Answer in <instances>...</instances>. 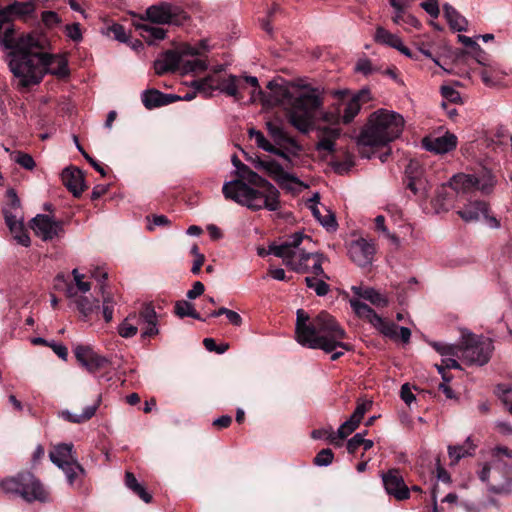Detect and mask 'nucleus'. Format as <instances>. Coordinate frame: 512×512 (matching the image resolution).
Returning a JSON list of instances; mask_svg holds the SVG:
<instances>
[{
    "label": "nucleus",
    "mask_w": 512,
    "mask_h": 512,
    "mask_svg": "<svg viewBox=\"0 0 512 512\" xmlns=\"http://www.w3.org/2000/svg\"><path fill=\"white\" fill-rule=\"evenodd\" d=\"M47 40L42 35H29L19 43L9 62L10 71L20 88L38 85L46 74L65 78L70 74L68 60L59 54L44 52Z\"/></svg>",
    "instance_id": "obj_1"
},
{
    "label": "nucleus",
    "mask_w": 512,
    "mask_h": 512,
    "mask_svg": "<svg viewBox=\"0 0 512 512\" xmlns=\"http://www.w3.org/2000/svg\"><path fill=\"white\" fill-rule=\"evenodd\" d=\"M269 95L260 89L262 101L268 105H280L285 111L288 122L299 132L309 133L315 126L320 110L323 107V93L319 88L303 86L296 90L268 83Z\"/></svg>",
    "instance_id": "obj_2"
},
{
    "label": "nucleus",
    "mask_w": 512,
    "mask_h": 512,
    "mask_svg": "<svg viewBox=\"0 0 512 512\" xmlns=\"http://www.w3.org/2000/svg\"><path fill=\"white\" fill-rule=\"evenodd\" d=\"M241 179L225 182L222 187L226 199L247 207L253 211L267 209L278 211L281 209L280 192L269 181L242 165L237 171Z\"/></svg>",
    "instance_id": "obj_3"
},
{
    "label": "nucleus",
    "mask_w": 512,
    "mask_h": 512,
    "mask_svg": "<svg viewBox=\"0 0 512 512\" xmlns=\"http://www.w3.org/2000/svg\"><path fill=\"white\" fill-rule=\"evenodd\" d=\"M295 334L299 344L311 349H321L326 353H332L337 347L351 350V345L343 342L346 332L326 311H322L310 319L303 309H298Z\"/></svg>",
    "instance_id": "obj_4"
},
{
    "label": "nucleus",
    "mask_w": 512,
    "mask_h": 512,
    "mask_svg": "<svg viewBox=\"0 0 512 512\" xmlns=\"http://www.w3.org/2000/svg\"><path fill=\"white\" fill-rule=\"evenodd\" d=\"M404 128V118L393 111L380 109L372 113L362 128L358 139V151L362 158H372L375 150L386 147L397 139Z\"/></svg>",
    "instance_id": "obj_5"
},
{
    "label": "nucleus",
    "mask_w": 512,
    "mask_h": 512,
    "mask_svg": "<svg viewBox=\"0 0 512 512\" xmlns=\"http://www.w3.org/2000/svg\"><path fill=\"white\" fill-rule=\"evenodd\" d=\"M311 243L310 236L296 232L281 244H270L269 253L281 258L288 268L297 273H312L313 277L328 280L329 276L322 267L323 255L307 251V246Z\"/></svg>",
    "instance_id": "obj_6"
},
{
    "label": "nucleus",
    "mask_w": 512,
    "mask_h": 512,
    "mask_svg": "<svg viewBox=\"0 0 512 512\" xmlns=\"http://www.w3.org/2000/svg\"><path fill=\"white\" fill-rule=\"evenodd\" d=\"M0 494L8 500H20L26 504L50 501L48 488L35 474L27 470L1 478Z\"/></svg>",
    "instance_id": "obj_7"
},
{
    "label": "nucleus",
    "mask_w": 512,
    "mask_h": 512,
    "mask_svg": "<svg viewBox=\"0 0 512 512\" xmlns=\"http://www.w3.org/2000/svg\"><path fill=\"white\" fill-rule=\"evenodd\" d=\"M334 101L326 110H320L318 119L331 125L349 124L357 116L363 103L371 99L369 89H361L350 95L348 91H334Z\"/></svg>",
    "instance_id": "obj_8"
},
{
    "label": "nucleus",
    "mask_w": 512,
    "mask_h": 512,
    "mask_svg": "<svg viewBox=\"0 0 512 512\" xmlns=\"http://www.w3.org/2000/svg\"><path fill=\"white\" fill-rule=\"evenodd\" d=\"M506 447H495L492 450V460L490 463L483 465L482 469L478 472L479 479L488 485L489 491L501 494L509 492V480L507 475L506 456L503 450Z\"/></svg>",
    "instance_id": "obj_9"
},
{
    "label": "nucleus",
    "mask_w": 512,
    "mask_h": 512,
    "mask_svg": "<svg viewBox=\"0 0 512 512\" xmlns=\"http://www.w3.org/2000/svg\"><path fill=\"white\" fill-rule=\"evenodd\" d=\"M350 305L355 314L367 320L373 327L379 330L383 335L396 338L399 336L404 343H408L411 337V331L407 327H398L395 323L386 321L379 316L370 306L358 299H351Z\"/></svg>",
    "instance_id": "obj_10"
},
{
    "label": "nucleus",
    "mask_w": 512,
    "mask_h": 512,
    "mask_svg": "<svg viewBox=\"0 0 512 512\" xmlns=\"http://www.w3.org/2000/svg\"><path fill=\"white\" fill-rule=\"evenodd\" d=\"M493 344L489 338L463 333L461 337L459 356L468 364L484 365L491 357Z\"/></svg>",
    "instance_id": "obj_11"
},
{
    "label": "nucleus",
    "mask_w": 512,
    "mask_h": 512,
    "mask_svg": "<svg viewBox=\"0 0 512 512\" xmlns=\"http://www.w3.org/2000/svg\"><path fill=\"white\" fill-rule=\"evenodd\" d=\"M146 17L155 24L181 25L187 14L181 7L164 2L147 8Z\"/></svg>",
    "instance_id": "obj_12"
},
{
    "label": "nucleus",
    "mask_w": 512,
    "mask_h": 512,
    "mask_svg": "<svg viewBox=\"0 0 512 512\" xmlns=\"http://www.w3.org/2000/svg\"><path fill=\"white\" fill-rule=\"evenodd\" d=\"M32 229L44 241L59 238L64 233L63 222L45 214H38L33 218Z\"/></svg>",
    "instance_id": "obj_13"
},
{
    "label": "nucleus",
    "mask_w": 512,
    "mask_h": 512,
    "mask_svg": "<svg viewBox=\"0 0 512 512\" xmlns=\"http://www.w3.org/2000/svg\"><path fill=\"white\" fill-rule=\"evenodd\" d=\"M348 254L355 264L366 267L372 263L375 246L372 242L361 238L350 243Z\"/></svg>",
    "instance_id": "obj_14"
},
{
    "label": "nucleus",
    "mask_w": 512,
    "mask_h": 512,
    "mask_svg": "<svg viewBox=\"0 0 512 512\" xmlns=\"http://www.w3.org/2000/svg\"><path fill=\"white\" fill-rule=\"evenodd\" d=\"M74 354L77 361L89 372H96L108 364V359L97 354L90 346L76 345Z\"/></svg>",
    "instance_id": "obj_15"
},
{
    "label": "nucleus",
    "mask_w": 512,
    "mask_h": 512,
    "mask_svg": "<svg viewBox=\"0 0 512 512\" xmlns=\"http://www.w3.org/2000/svg\"><path fill=\"white\" fill-rule=\"evenodd\" d=\"M386 492L397 500H405L410 496L409 488L405 484L399 470L391 469L382 475Z\"/></svg>",
    "instance_id": "obj_16"
},
{
    "label": "nucleus",
    "mask_w": 512,
    "mask_h": 512,
    "mask_svg": "<svg viewBox=\"0 0 512 512\" xmlns=\"http://www.w3.org/2000/svg\"><path fill=\"white\" fill-rule=\"evenodd\" d=\"M136 321L138 324L145 325L141 334L142 338L152 337L159 333L158 315L151 303H145L142 305Z\"/></svg>",
    "instance_id": "obj_17"
},
{
    "label": "nucleus",
    "mask_w": 512,
    "mask_h": 512,
    "mask_svg": "<svg viewBox=\"0 0 512 512\" xmlns=\"http://www.w3.org/2000/svg\"><path fill=\"white\" fill-rule=\"evenodd\" d=\"M423 147L427 151L437 154H445L454 150L457 146V137L452 133H445L439 137H426L422 141Z\"/></svg>",
    "instance_id": "obj_18"
},
{
    "label": "nucleus",
    "mask_w": 512,
    "mask_h": 512,
    "mask_svg": "<svg viewBox=\"0 0 512 512\" xmlns=\"http://www.w3.org/2000/svg\"><path fill=\"white\" fill-rule=\"evenodd\" d=\"M7 202L3 206L2 212L5 223L10 224L15 221L24 220L20 199L14 189H8L6 192Z\"/></svg>",
    "instance_id": "obj_19"
},
{
    "label": "nucleus",
    "mask_w": 512,
    "mask_h": 512,
    "mask_svg": "<svg viewBox=\"0 0 512 512\" xmlns=\"http://www.w3.org/2000/svg\"><path fill=\"white\" fill-rule=\"evenodd\" d=\"M242 89H244V80L235 75L218 79L215 83V90L233 97L236 101L243 99V95L240 93Z\"/></svg>",
    "instance_id": "obj_20"
},
{
    "label": "nucleus",
    "mask_w": 512,
    "mask_h": 512,
    "mask_svg": "<svg viewBox=\"0 0 512 512\" xmlns=\"http://www.w3.org/2000/svg\"><path fill=\"white\" fill-rule=\"evenodd\" d=\"M37 0H27L24 2L14 1L0 10L2 20H8L9 16L24 17L31 15L36 10Z\"/></svg>",
    "instance_id": "obj_21"
},
{
    "label": "nucleus",
    "mask_w": 512,
    "mask_h": 512,
    "mask_svg": "<svg viewBox=\"0 0 512 512\" xmlns=\"http://www.w3.org/2000/svg\"><path fill=\"white\" fill-rule=\"evenodd\" d=\"M62 181L75 197H79L84 191V178L80 169L65 168L62 172Z\"/></svg>",
    "instance_id": "obj_22"
},
{
    "label": "nucleus",
    "mask_w": 512,
    "mask_h": 512,
    "mask_svg": "<svg viewBox=\"0 0 512 512\" xmlns=\"http://www.w3.org/2000/svg\"><path fill=\"white\" fill-rule=\"evenodd\" d=\"M142 102L147 109H153L173 103L180 97L164 94L156 89H148L142 93Z\"/></svg>",
    "instance_id": "obj_23"
},
{
    "label": "nucleus",
    "mask_w": 512,
    "mask_h": 512,
    "mask_svg": "<svg viewBox=\"0 0 512 512\" xmlns=\"http://www.w3.org/2000/svg\"><path fill=\"white\" fill-rule=\"evenodd\" d=\"M457 213L466 222L478 221L488 217V204L480 200L469 202Z\"/></svg>",
    "instance_id": "obj_24"
},
{
    "label": "nucleus",
    "mask_w": 512,
    "mask_h": 512,
    "mask_svg": "<svg viewBox=\"0 0 512 512\" xmlns=\"http://www.w3.org/2000/svg\"><path fill=\"white\" fill-rule=\"evenodd\" d=\"M200 50L197 47H193L190 45H185L181 48L179 52L174 50H168L163 53L160 57L166 62L173 71L181 68V62L183 61V56H195L199 55Z\"/></svg>",
    "instance_id": "obj_25"
},
{
    "label": "nucleus",
    "mask_w": 512,
    "mask_h": 512,
    "mask_svg": "<svg viewBox=\"0 0 512 512\" xmlns=\"http://www.w3.org/2000/svg\"><path fill=\"white\" fill-rule=\"evenodd\" d=\"M8 20H2V17H0V44L5 49H11L9 56L10 59L13 58V54L18 50L19 43L26 39L29 35L25 37H21L17 41L14 39V28L12 24H9L8 26H5L6 23H8ZM11 60H9L10 62Z\"/></svg>",
    "instance_id": "obj_26"
},
{
    "label": "nucleus",
    "mask_w": 512,
    "mask_h": 512,
    "mask_svg": "<svg viewBox=\"0 0 512 512\" xmlns=\"http://www.w3.org/2000/svg\"><path fill=\"white\" fill-rule=\"evenodd\" d=\"M248 160L252 162L256 169L263 171L276 182H278L285 173L283 167L275 160L260 159L259 157L255 159L249 158Z\"/></svg>",
    "instance_id": "obj_27"
},
{
    "label": "nucleus",
    "mask_w": 512,
    "mask_h": 512,
    "mask_svg": "<svg viewBox=\"0 0 512 512\" xmlns=\"http://www.w3.org/2000/svg\"><path fill=\"white\" fill-rule=\"evenodd\" d=\"M73 448L72 443H62L55 446L49 453L50 460L58 467H62V465L77 458Z\"/></svg>",
    "instance_id": "obj_28"
},
{
    "label": "nucleus",
    "mask_w": 512,
    "mask_h": 512,
    "mask_svg": "<svg viewBox=\"0 0 512 512\" xmlns=\"http://www.w3.org/2000/svg\"><path fill=\"white\" fill-rule=\"evenodd\" d=\"M442 8L444 17L446 18L450 28L453 31L463 32L467 30V19L461 15L451 4L444 3Z\"/></svg>",
    "instance_id": "obj_29"
},
{
    "label": "nucleus",
    "mask_w": 512,
    "mask_h": 512,
    "mask_svg": "<svg viewBox=\"0 0 512 512\" xmlns=\"http://www.w3.org/2000/svg\"><path fill=\"white\" fill-rule=\"evenodd\" d=\"M100 402L101 398L99 397L94 404L85 407L81 414L72 413L69 410H63L59 415L67 422L81 424L89 421L96 414Z\"/></svg>",
    "instance_id": "obj_30"
},
{
    "label": "nucleus",
    "mask_w": 512,
    "mask_h": 512,
    "mask_svg": "<svg viewBox=\"0 0 512 512\" xmlns=\"http://www.w3.org/2000/svg\"><path fill=\"white\" fill-rule=\"evenodd\" d=\"M450 188L455 194H468L475 191L474 175L459 173L449 181Z\"/></svg>",
    "instance_id": "obj_31"
},
{
    "label": "nucleus",
    "mask_w": 512,
    "mask_h": 512,
    "mask_svg": "<svg viewBox=\"0 0 512 512\" xmlns=\"http://www.w3.org/2000/svg\"><path fill=\"white\" fill-rule=\"evenodd\" d=\"M406 176L408 178L407 188L410 189L414 194H417L423 185L421 179L422 170L420 164L416 160H410L406 167Z\"/></svg>",
    "instance_id": "obj_32"
},
{
    "label": "nucleus",
    "mask_w": 512,
    "mask_h": 512,
    "mask_svg": "<svg viewBox=\"0 0 512 512\" xmlns=\"http://www.w3.org/2000/svg\"><path fill=\"white\" fill-rule=\"evenodd\" d=\"M352 291L359 298H363L377 307H385L388 305L387 298L373 288H362L360 286H353Z\"/></svg>",
    "instance_id": "obj_33"
},
{
    "label": "nucleus",
    "mask_w": 512,
    "mask_h": 512,
    "mask_svg": "<svg viewBox=\"0 0 512 512\" xmlns=\"http://www.w3.org/2000/svg\"><path fill=\"white\" fill-rule=\"evenodd\" d=\"M323 137L316 144L318 151L333 152L335 149L334 141L340 136L341 130L335 127H325L322 129Z\"/></svg>",
    "instance_id": "obj_34"
},
{
    "label": "nucleus",
    "mask_w": 512,
    "mask_h": 512,
    "mask_svg": "<svg viewBox=\"0 0 512 512\" xmlns=\"http://www.w3.org/2000/svg\"><path fill=\"white\" fill-rule=\"evenodd\" d=\"M476 449V445L473 443L471 437H467L466 441L462 445H450L448 446V454L451 459L458 462L460 459L473 455Z\"/></svg>",
    "instance_id": "obj_35"
},
{
    "label": "nucleus",
    "mask_w": 512,
    "mask_h": 512,
    "mask_svg": "<svg viewBox=\"0 0 512 512\" xmlns=\"http://www.w3.org/2000/svg\"><path fill=\"white\" fill-rule=\"evenodd\" d=\"M475 191H480L483 194H490L496 184V180L490 171L484 170L479 174L474 175Z\"/></svg>",
    "instance_id": "obj_36"
},
{
    "label": "nucleus",
    "mask_w": 512,
    "mask_h": 512,
    "mask_svg": "<svg viewBox=\"0 0 512 512\" xmlns=\"http://www.w3.org/2000/svg\"><path fill=\"white\" fill-rule=\"evenodd\" d=\"M454 193L455 192L450 188L449 184L442 185L437 191L435 205L443 211H448L453 207Z\"/></svg>",
    "instance_id": "obj_37"
},
{
    "label": "nucleus",
    "mask_w": 512,
    "mask_h": 512,
    "mask_svg": "<svg viewBox=\"0 0 512 512\" xmlns=\"http://www.w3.org/2000/svg\"><path fill=\"white\" fill-rule=\"evenodd\" d=\"M72 275L74 277L75 285L69 284L66 288V296L68 298H74L77 296V292L86 293L90 290V282L84 281V275L81 274L78 269H73Z\"/></svg>",
    "instance_id": "obj_38"
},
{
    "label": "nucleus",
    "mask_w": 512,
    "mask_h": 512,
    "mask_svg": "<svg viewBox=\"0 0 512 512\" xmlns=\"http://www.w3.org/2000/svg\"><path fill=\"white\" fill-rule=\"evenodd\" d=\"M136 28L140 30V35L149 44H152L157 40H163L166 37V30L163 28L155 27L151 24H138Z\"/></svg>",
    "instance_id": "obj_39"
},
{
    "label": "nucleus",
    "mask_w": 512,
    "mask_h": 512,
    "mask_svg": "<svg viewBox=\"0 0 512 512\" xmlns=\"http://www.w3.org/2000/svg\"><path fill=\"white\" fill-rule=\"evenodd\" d=\"M59 468L64 472L70 485H73L79 476H85L86 474L85 469L78 462L77 458L73 461H70L69 463L62 465V467Z\"/></svg>",
    "instance_id": "obj_40"
},
{
    "label": "nucleus",
    "mask_w": 512,
    "mask_h": 512,
    "mask_svg": "<svg viewBox=\"0 0 512 512\" xmlns=\"http://www.w3.org/2000/svg\"><path fill=\"white\" fill-rule=\"evenodd\" d=\"M374 39L377 43L387 45L395 49L400 45L402 41L398 35L389 32L381 26L377 27Z\"/></svg>",
    "instance_id": "obj_41"
},
{
    "label": "nucleus",
    "mask_w": 512,
    "mask_h": 512,
    "mask_svg": "<svg viewBox=\"0 0 512 512\" xmlns=\"http://www.w3.org/2000/svg\"><path fill=\"white\" fill-rule=\"evenodd\" d=\"M23 221L24 220L15 221L6 225L9 228L10 233L13 235V238L17 241V243L22 246L28 247L30 245V237L24 228Z\"/></svg>",
    "instance_id": "obj_42"
},
{
    "label": "nucleus",
    "mask_w": 512,
    "mask_h": 512,
    "mask_svg": "<svg viewBox=\"0 0 512 512\" xmlns=\"http://www.w3.org/2000/svg\"><path fill=\"white\" fill-rule=\"evenodd\" d=\"M267 130L277 144H294V140L284 131L277 122H267Z\"/></svg>",
    "instance_id": "obj_43"
},
{
    "label": "nucleus",
    "mask_w": 512,
    "mask_h": 512,
    "mask_svg": "<svg viewBox=\"0 0 512 512\" xmlns=\"http://www.w3.org/2000/svg\"><path fill=\"white\" fill-rule=\"evenodd\" d=\"M74 303L83 318H87L94 311V309L99 307L98 300H91L86 296L74 297Z\"/></svg>",
    "instance_id": "obj_44"
},
{
    "label": "nucleus",
    "mask_w": 512,
    "mask_h": 512,
    "mask_svg": "<svg viewBox=\"0 0 512 512\" xmlns=\"http://www.w3.org/2000/svg\"><path fill=\"white\" fill-rule=\"evenodd\" d=\"M175 313L180 318L191 317L196 320L205 321V318H202L201 315L195 310L194 305L188 301L181 300L177 301L175 304Z\"/></svg>",
    "instance_id": "obj_45"
},
{
    "label": "nucleus",
    "mask_w": 512,
    "mask_h": 512,
    "mask_svg": "<svg viewBox=\"0 0 512 512\" xmlns=\"http://www.w3.org/2000/svg\"><path fill=\"white\" fill-rule=\"evenodd\" d=\"M282 189H285L290 192H299L301 188H306L307 186L300 181L296 176L285 172L283 176L277 182Z\"/></svg>",
    "instance_id": "obj_46"
},
{
    "label": "nucleus",
    "mask_w": 512,
    "mask_h": 512,
    "mask_svg": "<svg viewBox=\"0 0 512 512\" xmlns=\"http://www.w3.org/2000/svg\"><path fill=\"white\" fill-rule=\"evenodd\" d=\"M249 136L251 138H254L257 143V146L263 149L264 151L275 153L286 158V155L282 151L275 149L273 147V145L265 138L262 132L255 130L254 128H251L249 130Z\"/></svg>",
    "instance_id": "obj_47"
},
{
    "label": "nucleus",
    "mask_w": 512,
    "mask_h": 512,
    "mask_svg": "<svg viewBox=\"0 0 512 512\" xmlns=\"http://www.w3.org/2000/svg\"><path fill=\"white\" fill-rule=\"evenodd\" d=\"M137 319L136 314L128 315L124 321L118 326V333L123 338H131L138 332V327L133 323Z\"/></svg>",
    "instance_id": "obj_48"
},
{
    "label": "nucleus",
    "mask_w": 512,
    "mask_h": 512,
    "mask_svg": "<svg viewBox=\"0 0 512 512\" xmlns=\"http://www.w3.org/2000/svg\"><path fill=\"white\" fill-rule=\"evenodd\" d=\"M326 278L305 277L306 286L312 289L317 296H326L330 291V286L325 282Z\"/></svg>",
    "instance_id": "obj_49"
},
{
    "label": "nucleus",
    "mask_w": 512,
    "mask_h": 512,
    "mask_svg": "<svg viewBox=\"0 0 512 512\" xmlns=\"http://www.w3.org/2000/svg\"><path fill=\"white\" fill-rule=\"evenodd\" d=\"M308 208L310 209L312 215L320 222L323 227L327 229H335L336 228V220L332 213H328L325 216H321L320 210L316 203L309 204Z\"/></svg>",
    "instance_id": "obj_50"
},
{
    "label": "nucleus",
    "mask_w": 512,
    "mask_h": 512,
    "mask_svg": "<svg viewBox=\"0 0 512 512\" xmlns=\"http://www.w3.org/2000/svg\"><path fill=\"white\" fill-rule=\"evenodd\" d=\"M102 293V314L106 322H110L113 319V312L116 302L112 295L106 294L104 286H101Z\"/></svg>",
    "instance_id": "obj_51"
},
{
    "label": "nucleus",
    "mask_w": 512,
    "mask_h": 512,
    "mask_svg": "<svg viewBox=\"0 0 512 512\" xmlns=\"http://www.w3.org/2000/svg\"><path fill=\"white\" fill-rule=\"evenodd\" d=\"M216 79L213 76H208L200 80H194L191 86L197 91L209 96L215 90Z\"/></svg>",
    "instance_id": "obj_52"
},
{
    "label": "nucleus",
    "mask_w": 512,
    "mask_h": 512,
    "mask_svg": "<svg viewBox=\"0 0 512 512\" xmlns=\"http://www.w3.org/2000/svg\"><path fill=\"white\" fill-rule=\"evenodd\" d=\"M207 69V63L203 59H193V60H185L183 57V61L181 62V72L183 74L190 72H202Z\"/></svg>",
    "instance_id": "obj_53"
},
{
    "label": "nucleus",
    "mask_w": 512,
    "mask_h": 512,
    "mask_svg": "<svg viewBox=\"0 0 512 512\" xmlns=\"http://www.w3.org/2000/svg\"><path fill=\"white\" fill-rule=\"evenodd\" d=\"M11 159L24 169L32 170L35 167V161L30 154L21 151L11 152Z\"/></svg>",
    "instance_id": "obj_54"
},
{
    "label": "nucleus",
    "mask_w": 512,
    "mask_h": 512,
    "mask_svg": "<svg viewBox=\"0 0 512 512\" xmlns=\"http://www.w3.org/2000/svg\"><path fill=\"white\" fill-rule=\"evenodd\" d=\"M359 424V421L353 419L350 416V418L343 424H341V426L337 430L336 436L338 441L345 439L348 435L354 432L358 428Z\"/></svg>",
    "instance_id": "obj_55"
},
{
    "label": "nucleus",
    "mask_w": 512,
    "mask_h": 512,
    "mask_svg": "<svg viewBox=\"0 0 512 512\" xmlns=\"http://www.w3.org/2000/svg\"><path fill=\"white\" fill-rule=\"evenodd\" d=\"M432 346L442 356H457V357H459L460 344L448 345V344L434 342V343H432Z\"/></svg>",
    "instance_id": "obj_56"
},
{
    "label": "nucleus",
    "mask_w": 512,
    "mask_h": 512,
    "mask_svg": "<svg viewBox=\"0 0 512 512\" xmlns=\"http://www.w3.org/2000/svg\"><path fill=\"white\" fill-rule=\"evenodd\" d=\"M311 436L314 439L326 438L330 441V443H332L336 446L342 445V442L338 441L336 434L333 432V430L331 428L329 430H325V429L313 430L311 433Z\"/></svg>",
    "instance_id": "obj_57"
},
{
    "label": "nucleus",
    "mask_w": 512,
    "mask_h": 512,
    "mask_svg": "<svg viewBox=\"0 0 512 512\" xmlns=\"http://www.w3.org/2000/svg\"><path fill=\"white\" fill-rule=\"evenodd\" d=\"M497 395L512 414V388H508L505 385H498Z\"/></svg>",
    "instance_id": "obj_58"
},
{
    "label": "nucleus",
    "mask_w": 512,
    "mask_h": 512,
    "mask_svg": "<svg viewBox=\"0 0 512 512\" xmlns=\"http://www.w3.org/2000/svg\"><path fill=\"white\" fill-rule=\"evenodd\" d=\"M334 454L331 449H322L314 458V464L317 466H328L332 463Z\"/></svg>",
    "instance_id": "obj_59"
},
{
    "label": "nucleus",
    "mask_w": 512,
    "mask_h": 512,
    "mask_svg": "<svg viewBox=\"0 0 512 512\" xmlns=\"http://www.w3.org/2000/svg\"><path fill=\"white\" fill-rule=\"evenodd\" d=\"M420 7L433 18H437L440 14L438 0H424Z\"/></svg>",
    "instance_id": "obj_60"
},
{
    "label": "nucleus",
    "mask_w": 512,
    "mask_h": 512,
    "mask_svg": "<svg viewBox=\"0 0 512 512\" xmlns=\"http://www.w3.org/2000/svg\"><path fill=\"white\" fill-rule=\"evenodd\" d=\"M372 407V401L364 400L362 402H358L356 409L354 410L351 417L359 422L363 419L366 412H368Z\"/></svg>",
    "instance_id": "obj_61"
},
{
    "label": "nucleus",
    "mask_w": 512,
    "mask_h": 512,
    "mask_svg": "<svg viewBox=\"0 0 512 512\" xmlns=\"http://www.w3.org/2000/svg\"><path fill=\"white\" fill-rule=\"evenodd\" d=\"M440 91L443 98L451 103H458L461 101L460 93L451 86H442Z\"/></svg>",
    "instance_id": "obj_62"
},
{
    "label": "nucleus",
    "mask_w": 512,
    "mask_h": 512,
    "mask_svg": "<svg viewBox=\"0 0 512 512\" xmlns=\"http://www.w3.org/2000/svg\"><path fill=\"white\" fill-rule=\"evenodd\" d=\"M390 5L395 10V14L392 17V20L395 24H401V19H404V9L405 4L400 0H389Z\"/></svg>",
    "instance_id": "obj_63"
},
{
    "label": "nucleus",
    "mask_w": 512,
    "mask_h": 512,
    "mask_svg": "<svg viewBox=\"0 0 512 512\" xmlns=\"http://www.w3.org/2000/svg\"><path fill=\"white\" fill-rule=\"evenodd\" d=\"M480 77L484 84L489 87L496 86L499 82V79L495 75V71L491 69H483L480 72Z\"/></svg>",
    "instance_id": "obj_64"
}]
</instances>
